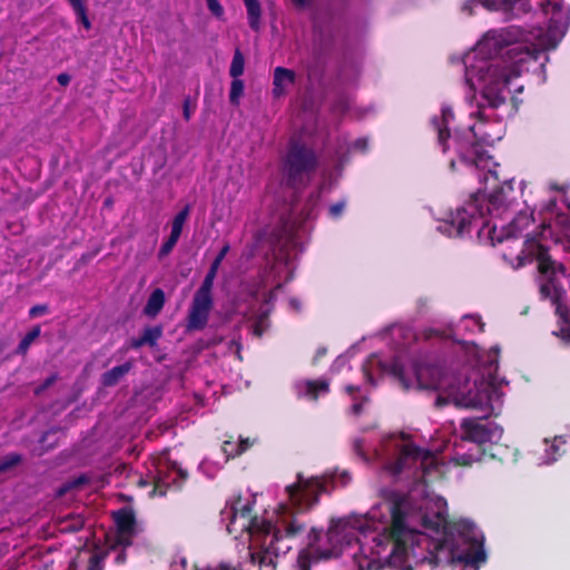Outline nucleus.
Here are the masks:
<instances>
[{
	"label": "nucleus",
	"mask_w": 570,
	"mask_h": 570,
	"mask_svg": "<svg viewBox=\"0 0 570 570\" xmlns=\"http://www.w3.org/2000/svg\"><path fill=\"white\" fill-rule=\"evenodd\" d=\"M134 367L132 361H127L120 365L114 366L101 374L100 383L105 387L117 385Z\"/></svg>",
	"instance_id": "obj_25"
},
{
	"label": "nucleus",
	"mask_w": 570,
	"mask_h": 570,
	"mask_svg": "<svg viewBox=\"0 0 570 570\" xmlns=\"http://www.w3.org/2000/svg\"><path fill=\"white\" fill-rule=\"evenodd\" d=\"M222 450L224 454L226 455V459H235L236 456H239L244 453V448L240 450L238 449L237 442L232 440L224 441L222 445Z\"/></svg>",
	"instance_id": "obj_39"
},
{
	"label": "nucleus",
	"mask_w": 570,
	"mask_h": 570,
	"mask_svg": "<svg viewBox=\"0 0 570 570\" xmlns=\"http://www.w3.org/2000/svg\"><path fill=\"white\" fill-rule=\"evenodd\" d=\"M245 59L242 51L237 48L234 52L229 67V75L233 79L239 78L244 73Z\"/></svg>",
	"instance_id": "obj_33"
},
{
	"label": "nucleus",
	"mask_w": 570,
	"mask_h": 570,
	"mask_svg": "<svg viewBox=\"0 0 570 570\" xmlns=\"http://www.w3.org/2000/svg\"><path fill=\"white\" fill-rule=\"evenodd\" d=\"M285 490L292 507L297 512H305L315 507L320 495L327 491V480L323 476L304 478L303 473H297L296 482Z\"/></svg>",
	"instance_id": "obj_10"
},
{
	"label": "nucleus",
	"mask_w": 570,
	"mask_h": 570,
	"mask_svg": "<svg viewBox=\"0 0 570 570\" xmlns=\"http://www.w3.org/2000/svg\"><path fill=\"white\" fill-rule=\"evenodd\" d=\"M40 326L31 328L19 342L17 353L24 354L30 347L31 343L40 335Z\"/></svg>",
	"instance_id": "obj_34"
},
{
	"label": "nucleus",
	"mask_w": 570,
	"mask_h": 570,
	"mask_svg": "<svg viewBox=\"0 0 570 570\" xmlns=\"http://www.w3.org/2000/svg\"><path fill=\"white\" fill-rule=\"evenodd\" d=\"M107 557V551H95L88 560L87 570H105V560Z\"/></svg>",
	"instance_id": "obj_35"
},
{
	"label": "nucleus",
	"mask_w": 570,
	"mask_h": 570,
	"mask_svg": "<svg viewBox=\"0 0 570 570\" xmlns=\"http://www.w3.org/2000/svg\"><path fill=\"white\" fill-rule=\"evenodd\" d=\"M297 396L307 397L311 401H317L321 395L330 393V383L327 380H306L296 385Z\"/></svg>",
	"instance_id": "obj_21"
},
{
	"label": "nucleus",
	"mask_w": 570,
	"mask_h": 570,
	"mask_svg": "<svg viewBox=\"0 0 570 570\" xmlns=\"http://www.w3.org/2000/svg\"><path fill=\"white\" fill-rule=\"evenodd\" d=\"M233 513V522L240 520L242 528L247 530L252 534H263V523L266 521H259L256 515H253V504L250 502L242 503L240 497H238L230 507Z\"/></svg>",
	"instance_id": "obj_18"
},
{
	"label": "nucleus",
	"mask_w": 570,
	"mask_h": 570,
	"mask_svg": "<svg viewBox=\"0 0 570 570\" xmlns=\"http://www.w3.org/2000/svg\"><path fill=\"white\" fill-rule=\"evenodd\" d=\"M422 525L425 530H429L434 534H440L441 538L433 539L425 533H423V535L430 538L432 541H443L451 551L452 558L448 561H442L441 564L458 561L464 566H471L474 569H479L480 564L485 562L487 554L483 549V538H478L473 529H470L471 535L464 539V541L469 542V549L460 553L454 550L453 543L449 540L450 522L445 511L439 510L436 512L425 513L422 517ZM416 532L422 534V532Z\"/></svg>",
	"instance_id": "obj_4"
},
{
	"label": "nucleus",
	"mask_w": 570,
	"mask_h": 570,
	"mask_svg": "<svg viewBox=\"0 0 570 570\" xmlns=\"http://www.w3.org/2000/svg\"><path fill=\"white\" fill-rule=\"evenodd\" d=\"M561 444H564L561 438H556L551 444V449L554 451L556 454H559V446Z\"/></svg>",
	"instance_id": "obj_56"
},
{
	"label": "nucleus",
	"mask_w": 570,
	"mask_h": 570,
	"mask_svg": "<svg viewBox=\"0 0 570 570\" xmlns=\"http://www.w3.org/2000/svg\"><path fill=\"white\" fill-rule=\"evenodd\" d=\"M552 303L556 306V314L559 317V331L554 332L557 336L570 344V289L556 287Z\"/></svg>",
	"instance_id": "obj_15"
},
{
	"label": "nucleus",
	"mask_w": 570,
	"mask_h": 570,
	"mask_svg": "<svg viewBox=\"0 0 570 570\" xmlns=\"http://www.w3.org/2000/svg\"><path fill=\"white\" fill-rule=\"evenodd\" d=\"M47 312H48V306L46 304H38V305L32 306L29 309V316L31 318H35V317L46 314Z\"/></svg>",
	"instance_id": "obj_45"
},
{
	"label": "nucleus",
	"mask_w": 570,
	"mask_h": 570,
	"mask_svg": "<svg viewBox=\"0 0 570 570\" xmlns=\"http://www.w3.org/2000/svg\"><path fill=\"white\" fill-rule=\"evenodd\" d=\"M83 519L80 517H77L72 520V522L67 527V529L71 532H77L83 528Z\"/></svg>",
	"instance_id": "obj_47"
},
{
	"label": "nucleus",
	"mask_w": 570,
	"mask_h": 570,
	"mask_svg": "<svg viewBox=\"0 0 570 570\" xmlns=\"http://www.w3.org/2000/svg\"><path fill=\"white\" fill-rule=\"evenodd\" d=\"M281 541L282 531L275 530L268 543L265 540L259 550L249 553L252 563L257 564L258 570H276L277 557L287 553L292 549L289 544L281 546Z\"/></svg>",
	"instance_id": "obj_12"
},
{
	"label": "nucleus",
	"mask_w": 570,
	"mask_h": 570,
	"mask_svg": "<svg viewBox=\"0 0 570 570\" xmlns=\"http://www.w3.org/2000/svg\"><path fill=\"white\" fill-rule=\"evenodd\" d=\"M453 144L459 160L479 173L478 179L480 183L487 185L490 179L494 183L499 180L497 171L491 168L492 157L476 139L473 127H469L462 135L456 134L453 137Z\"/></svg>",
	"instance_id": "obj_8"
},
{
	"label": "nucleus",
	"mask_w": 570,
	"mask_h": 570,
	"mask_svg": "<svg viewBox=\"0 0 570 570\" xmlns=\"http://www.w3.org/2000/svg\"><path fill=\"white\" fill-rule=\"evenodd\" d=\"M389 373L404 391H409L414 383L419 390H449L446 377L438 365L413 362L411 374H409L402 362L399 358H393L389 366Z\"/></svg>",
	"instance_id": "obj_7"
},
{
	"label": "nucleus",
	"mask_w": 570,
	"mask_h": 570,
	"mask_svg": "<svg viewBox=\"0 0 570 570\" xmlns=\"http://www.w3.org/2000/svg\"><path fill=\"white\" fill-rule=\"evenodd\" d=\"M163 335V326H147L144 328L142 334L140 335L146 343V345L154 347L157 345L158 340Z\"/></svg>",
	"instance_id": "obj_32"
},
{
	"label": "nucleus",
	"mask_w": 570,
	"mask_h": 570,
	"mask_svg": "<svg viewBox=\"0 0 570 570\" xmlns=\"http://www.w3.org/2000/svg\"><path fill=\"white\" fill-rule=\"evenodd\" d=\"M178 237L169 235L168 238L163 243V245L159 248L158 258L161 259L168 256L176 246V244L178 243Z\"/></svg>",
	"instance_id": "obj_41"
},
{
	"label": "nucleus",
	"mask_w": 570,
	"mask_h": 570,
	"mask_svg": "<svg viewBox=\"0 0 570 570\" xmlns=\"http://www.w3.org/2000/svg\"><path fill=\"white\" fill-rule=\"evenodd\" d=\"M86 481H87L86 476H79L78 479H76V480L73 481V484H75V485H79V484L85 483Z\"/></svg>",
	"instance_id": "obj_64"
},
{
	"label": "nucleus",
	"mask_w": 570,
	"mask_h": 570,
	"mask_svg": "<svg viewBox=\"0 0 570 570\" xmlns=\"http://www.w3.org/2000/svg\"><path fill=\"white\" fill-rule=\"evenodd\" d=\"M194 109H195V107L194 108L190 107L189 98H186L184 100V106H183V115H184L185 120L190 119Z\"/></svg>",
	"instance_id": "obj_48"
},
{
	"label": "nucleus",
	"mask_w": 570,
	"mask_h": 570,
	"mask_svg": "<svg viewBox=\"0 0 570 570\" xmlns=\"http://www.w3.org/2000/svg\"><path fill=\"white\" fill-rule=\"evenodd\" d=\"M547 282L541 284L540 286V294L544 298H551L554 295V288L556 287H562L557 278L553 277H546Z\"/></svg>",
	"instance_id": "obj_40"
},
{
	"label": "nucleus",
	"mask_w": 570,
	"mask_h": 570,
	"mask_svg": "<svg viewBox=\"0 0 570 570\" xmlns=\"http://www.w3.org/2000/svg\"><path fill=\"white\" fill-rule=\"evenodd\" d=\"M525 250L537 261L538 271L542 276L556 278L557 274L566 273L564 265L552 259L549 248L534 238L525 240Z\"/></svg>",
	"instance_id": "obj_13"
},
{
	"label": "nucleus",
	"mask_w": 570,
	"mask_h": 570,
	"mask_svg": "<svg viewBox=\"0 0 570 570\" xmlns=\"http://www.w3.org/2000/svg\"><path fill=\"white\" fill-rule=\"evenodd\" d=\"M269 326L268 315L262 313L258 315L252 324V332L255 336L262 337Z\"/></svg>",
	"instance_id": "obj_36"
},
{
	"label": "nucleus",
	"mask_w": 570,
	"mask_h": 570,
	"mask_svg": "<svg viewBox=\"0 0 570 570\" xmlns=\"http://www.w3.org/2000/svg\"><path fill=\"white\" fill-rule=\"evenodd\" d=\"M296 81L295 71L285 67H276L273 75L272 95L278 99L286 95L287 86H293Z\"/></svg>",
	"instance_id": "obj_22"
},
{
	"label": "nucleus",
	"mask_w": 570,
	"mask_h": 570,
	"mask_svg": "<svg viewBox=\"0 0 570 570\" xmlns=\"http://www.w3.org/2000/svg\"><path fill=\"white\" fill-rule=\"evenodd\" d=\"M112 519L116 524L115 543L122 548L130 547L137 534V520L134 510L124 507L112 512Z\"/></svg>",
	"instance_id": "obj_14"
},
{
	"label": "nucleus",
	"mask_w": 570,
	"mask_h": 570,
	"mask_svg": "<svg viewBox=\"0 0 570 570\" xmlns=\"http://www.w3.org/2000/svg\"><path fill=\"white\" fill-rule=\"evenodd\" d=\"M165 293L161 288H156L149 295L144 307V314L149 317H156L165 305Z\"/></svg>",
	"instance_id": "obj_27"
},
{
	"label": "nucleus",
	"mask_w": 570,
	"mask_h": 570,
	"mask_svg": "<svg viewBox=\"0 0 570 570\" xmlns=\"http://www.w3.org/2000/svg\"><path fill=\"white\" fill-rule=\"evenodd\" d=\"M454 119V112L450 106H443L441 109V117H433L431 125L438 132V144L441 146L442 151L445 153L449 148L448 142L451 138L449 125Z\"/></svg>",
	"instance_id": "obj_20"
},
{
	"label": "nucleus",
	"mask_w": 570,
	"mask_h": 570,
	"mask_svg": "<svg viewBox=\"0 0 570 570\" xmlns=\"http://www.w3.org/2000/svg\"><path fill=\"white\" fill-rule=\"evenodd\" d=\"M55 380H56V376H50V377H48V379L43 382V384L38 389V391H37V392H39V391H43V390H46L47 387H49V386L55 382Z\"/></svg>",
	"instance_id": "obj_58"
},
{
	"label": "nucleus",
	"mask_w": 570,
	"mask_h": 570,
	"mask_svg": "<svg viewBox=\"0 0 570 570\" xmlns=\"http://www.w3.org/2000/svg\"><path fill=\"white\" fill-rule=\"evenodd\" d=\"M344 209H345V202L344 200H340V202H337V203H335V204L330 206L328 213H330L331 217L338 218L343 214Z\"/></svg>",
	"instance_id": "obj_43"
},
{
	"label": "nucleus",
	"mask_w": 570,
	"mask_h": 570,
	"mask_svg": "<svg viewBox=\"0 0 570 570\" xmlns=\"http://www.w3.org/2000/svg\"><path fill=\"white\" fill-rule=\"evenodd\" d=\"M207 570H242V569H239L237 567H232V566L226 564V563H220V564H218L216 567H210Z\"/></svg>",
	"instance_id": "obj_53"
},
{
	"label": "nucleus",
	"mask_w": 570,
	"mask_h": 570,
	"mask_svg": "<svg viewBox=\"0 0 570 570\" xmlns=\"http://www.w3.org/2000/svg\"><path fill=\"white\" fill-rule=\"evenodd\" d=\"M216 276H217V271L209 267L202 285L195 292V294L206 297V298H213L212 292H213L214 281H215Z\"/></svg>",
	"instance_id": "obj_31"
},
{
	"label": "nucleus",
	"mask_w": 570,
	"mask_h": 570,
	"mask_svg": "<svg viewBox=\"0 0 570 570\" xmlns=\"http://www.w3.org/2000/svg\"><path fill=\"white\" fill-rule=\"evenodd\" d=\"M531 223H533V214L520 210L517 216L503 227L504 235L499 236L497 240L502 243L504 239L519 237Z\"/></svg>",
	"instance_id": "obj_23"
},
{
	"label": "nucleus",
	"mask_w": 570,
	"mask_h": 570,
	"mask_svg": "<svg viewBox=\"0 0 570 570\" xmlns=\"http://www.w3.org/2000/svg\"><path fill=\"white\" fill-rule=\"evenodd\" d=\"M462 436L460 443H455V452L451 458L458 466H471L487 456V444L498 436L499 428L482 419H464L461 424Z\"/></svg>",
	"instance_id": "obj_3"
},
{
	"label": "nucleus",
	"mask_w": 570,
	"mask_h": 570,
	"mask_svg": "<svg viewBox=\"0 0 570 570\" xmlns=\"http://www.w3.org/2000/svg\"><path fill=\"white\" fill-rule=\"evenodd\" d=\"M292 2L297 8H305L312 2V0H292Z\"/></svg>",
	"instance_id": "obj_61"
},
{
	"label": "nucleus",
	"mask_w": 570,
	"mask_h": 570,
	"mask_svg": "<svg viewBox=\"0 0 570 570\" xmlns=\"http://www.w3.org/2000/svg\"><path fill=\"white\" fill-rule=\"evenodd\" d=\"M505 11H511L514 16L527 13L531 6L529 0H498Z\"/></svg>",
	"instance_id": "obj_30"
},
{
	"label": "nucleus",
	"mask_w": 570,
	"mask_h": 570,
	"mask_svg": "<svg viewBox=\"0 0 570 570\" xmlns=\"http://www.w3.org/2000/svg\"><path fill=\"white\" fill-rule=\"evenodd\" d=\"M327 353V348L324 347V346H321L316 350V353L314 355V363H316L320 358H322L323 356H325Z\"/></svg>",
	"instance_id": "obj_55"
},
{
	"label": "nucleus",
	"mask_w": 570,
	"mask_h": 570,
	"mask_svg": "<svg viewBox=\"0 0 570 570\" xmlns=\"http://www.w3.org/2000/svg\"><path fill=\"white\" fill-rule=\"evenodd\" d=\"M144 345H146V343L144 342L141 336L131 338L129 343V346L134 350H138Z\"/></svg>",
	"instance_id": "obj_52"
},
{
	"label": "nucleus",
	"mask_w": 570,
	"mask_h": 570,
	"mask_svg": "<svg viewBox=\"0 0 570 570\" xmlns=\"http://www.w3.org/2000/svg\"><path fill=\"white\" fill-rule=\"evenodd\" d=\"M353 146H354L355 149L364 153L367 149V139L366 138H357L354 141Z\"/></svg>",
	"instance_id": "obj_50"
},
{
	"label": "nucleus",
	"mask_w": 570,
	"mask_h": 570,
	"mask_svg": "<svg viewBox=\"0 0 570 570\" xmlns=\"http://www.w3.org/2000/svg\"><path fill=\"white\" fill-rule=\"evenodd\" d=\"M517 200V191L512 179L495 186L488 197L480 190L472 194L465 206L451 214L448 224L450 235L463 236L471 233L478 220L485 215H499L501 209H508Z\"/></svg>",
	"instance_id": "obj_2"
},
{
	"label": "nucleus",
	"mask_w": 570,
	"mask_h": 570,
	"mask_svg": "<svg viewBox=\"0 0 570 570\" xmlns=\"http://www.w3.org/2000/svg\"><path fill=\"white\" fill-rule=\"evenodd\" d=\"M207 7L210 10V12L216 17H222L224 13V9L218 2V0H207Z\"/></svg>",
	"instance_id": "obj_44"
},
{
	"label": "nucleus",
	"mask_w": 570,
	"mask_h": 570,
	"mask_svg": "<svg viewBox=\"0 0 570 570\" xmlns=\"http://www.w3.org/2000/svg\"><path fill=\"white\" fill-rule=\"evenodd\" d=\"M470 318L474 322V324H476L479 326V331L480 332L484 331L485 324L482 322L480 316H475V317L471 316Z\"/></svg>",
	"instance_id": "obj_59"
},
{
	"label": "nucleus",
	"mask_w": 570,
	"mask_h": 570,
	"mask_svg": "<svg viewBox=\"0 0 570 570\" xmlns=\"http://www.w3.org/2000/svg\"><path fill=\"white\" fill-rule=\"evenodd\" d=\"M264 537H273L275 530L282 531L281 546H286V541L293 540L306 532V524L296 514L283 519L278 527L272 522L263 523Z\"/></svg>",
	"instance_id": "obj_19"
},
{
	"label": "nucleus",
	"mask_w": 570,
	"mask_h": 570,
	"mask_svg": "<svg viewBox=\"0 0 570 570\" xmlns=\"http://www.w3.org/2000/svg\"><path fill=\"white\" fill-rule=\"evenodd\" d=\"M318 165L320 159L314 148L301 139L292 138L282 160L285 185L293 189L306 186Z\"/></svg>",
	"instance_id": "obj_5"
},
{
	"label": "nucleus",
	"mask_w": 570,
	"mask_h": 570,
	"mask_svg": "<svg viewBox=\"0 0 570 570\" xmlns=\"http://www.w3.org/2000/svg\"><path fill=\"white\" fill-rule=\"evenodd\" d=\"M190 214V205L187 204L181 208L174 217L171 222L170 235L180 238L185 223L187 222Z\"/></svg>",
	"instance_id": "obj_29"
},
{
	"label": "nucleus",
	"mask_w": 570,
	"mask_h": 570,
	"mask_svg": "<svg viewBox=\"0 0 570 570\" xmlns=\"http://www.w3.org/2000/svg\"><path fill=\"white\" fill-rule=\"evenodd\" d=\"M487 455L491 459H495L501 463L515 464L518 462L519 451L518 449L510 448L501 443H491L487 449Z\"/></svg>",
	"instance_id": "obj_24"
},
{
	"label": "nucleus",
	"mask_w": 570,
	"mask_h": 570,
	"mask_svg": "<svg viewBox=\"0 0 570 570\" xmlns=\"http://www.w3.org/2000/svg\"><path fill=\"white\" fill-rule=\"evenodd\" d=\"M229 249H230L229 244L225 243L224 246L218 252V254L216 255V257L214 258V261L212 262L209 267L218 272L219 266H220L222 262L224 261V258L226 257V255L228 254Z\"/></svg>",
	"instance_id": "obj_42"
},
{
	"label": "nucleus",
	"mask_w": 570,
	"mask_h": 570,
	"mask_svg": "<svg viewBox=\"0 0 570 570\" xmlns=\"http://www.w3.org/2000/svg\"><path fill=\"white\" fill-rule=\"evenodd\" d=\"M519 32L514 27L489 31L480 45V51H485L490 57L481 65L470 63V58L464 60L468 77L476 73L484 81L482 98L492 109L503 106L511 95L509 85L511 80L521 76L523 66L531 60H537L547 49H554L557 42L541 43V48L532 47L518 41Z\"/></svg>",
	"instance_id": "obj_1"
},
{
	"label": "nucleus",
	"mask_w": 570,
	"mask_h": 570,
	"mask_svg": "<svg viewBox=\"0 0 570 570\" xmlns=\"http://www.w3.org/2000/svg\"><path fill=\"white\" fill-rule=\"evenodd\" d=\"M213 307L214 298H206L194 294L186 318L187 331H203L207 326L209 314Z\"/></svg>",
	"instance_id": "obj_17"
},
{
	"label": "nucleus",
	"mask_w": 570,
	"mask_h": 570,
	"mask_svg": "<svg viewBox=\"0 0 570 570\" xmlns=\"http://www.w3.org/2000/svg\"><path fill=\"white\" fill-rule=\"evenodd\" d=\"M189 478L187 469L174 460H166L157 468L153 493L165 495L170 488L180 490Z\"/></svg>",
	"instance_id": "obj_11"
},
{
	"label": "nucleus",
	"mask_w": 570,
	"mask_h": 570,
	"mask_svg": "<svg viewBox=\"0 0 570 570\" xmlns=\"http://www.w3.org/2000/svg\"><path fill=\"white\" fill-rule=\"evenodd\" d=\"M351 413L355 416H358L362 414L363 412V401H356L352 406H351Z\"/></svg>",
	"instance_id": "obj_51"
},
{
	"label": "nucleus",
	"mask_w": 570,
	"mask_h": 570,
	"mask_svg": "<svg viewBox=\"0 0 570 570\" xmlns=\"http://www.w3.org/2000/svg\"><path fill=\"white\" fill-rule=\"evenodd\" d=\"M417 304L420 307H426L429 305V298L428 297H421L417 299Z\"/></svg>",
	"instance_id": "obj_63"
},
{
	"label": "nucleus",
	"mask_w": 570,
	"mask_h": 570,
	"mask_svg": "<svg viewBox=\"0 0 570 570\" xmlns=\"http://www.w3.org/2000/svg\"><path fill=\"white\" fill-rule=\"evenodd\" d=\"M538 4L542 8V10L546 12V13H549L550 10L552 13H554L556 11H560L561 7L559 3L557 2H551V1H540L538 2Z\"/></svg>",
	"instance_id": "obj_46"
},
{
	"label": "nucleus",
	"mask_w": 570,
	"mask_h": 570,
	"mask_svg": "<svg viewBox=\"0 0 570 570\" xmlns=\"http://www.w3.org/2000/svg\"><path fill=\"white\" fill-rule=\"evenodd\" d=\"M237 445H238V449L240 450L242 448H244V452H246L249 446L252 445V443L249 442L248 439H240L238 442H237Z\"/></svg>",
	"instance_id": "obj_57"
},
{
	"label": "nucleus",
	"mask_w": 570,
	"mask_h": 570,
	"mask_svg": "<svg viewBox=\"0 0 570 570\" xmlns=\"http://www.w3.org/2000/svg\"><path fill=\"white\" fill-rule=\"evenodd\" d=\"M345 391L347 394L353 396L355 393L360 392V386L350 384L345 386Z\"/></svg>",
	"instance_id": "obj_60"
},
{
	"label": "nucleus",
	"mask_w": 570,
	"mask_h": 570,
	"mask_svg": "<svg viewBox=\"0 0 570 570\" xmlns=\"http://www.w3.org/2000/svg\"><path fill=\"white\" fill-rule=\"evenodd\" d=\"M71 7L76 17V22L83 27L85 30L89 31L92 28V23L88 16V1L89 0H66Z\"/></svg>",
	"instance_id": "obj_26"
},
{
	"label": "nucleus",
	"mask_w": 570,
	"mask_h": 570,
	"mask_svg": "<svg viewBox=\"0 0 570 570\" xmlns=\"http://www.w3.org/2000/svg\"><path fill=\"white\" fill-rule=\"evenodd\" d=\"M353 448H354V451L361 455V456H364V453H363V441L357 439L354 441L353 443Z\"/></svg>",
	"instance_id": "obj_54"
},
{
	"label": "nucleus",
	"mask_w": 570,
	"mask_h": 570,
	"mask_svg": "<svg viewBox=\"0 0 570 570\" xmlns=\"http://www.w3.org/2000/svg\"><path fill=\"white\" fill-rule=\"evenodd\" d=\"M246 7L248 24L257 31L261 26L262 8L258 0H243Z\"/></svg>",
	"instance_id": "obj_28"
},
{
	"label": "nucleus",
	"mask_w": 570,
	"mask_h": 570,
	"mask_svg": "<svg viewBox=\"0 0 570 570\" xmlns=\"http://www.w3.org/2000/svg\"><path fill=\"white\" fill-rule=\"evenodd\" d=\"M552 303L556 306V314L559 317V331L554 332L557 336L570 344V289L556 287Z\"/></svg>",
	"instance_id": "obj_16"
},
{
	"label": "nucleus",
	"mask_w": 570,
	"mask_h": 570,
	"mask_svg": "<svg viewBox=\"0 0 570 570\" xmlns=\"http://www.w3.org/2000/svg\"><path fill=\"white\" fill-rule=\"evenodd\" d=\"M289 305L296 311V312H299L301 311V302L293 297L289 299Z\"/></svg>",
	"instance_id": "obj_62"
},
{
	"label": "nucleus",
	"mask_w": 570,
	"mask_h": 570,
	"mask_svg": "<svg viewBox=\"0 0 570 570\" xmlns=\"http://www.w3.org/2000/svg\"><path fill=\"white\" fill-rule=\"evenodd\" d=\"M385 468L393 475H399L405 470H414L413 476L425 480L432 471L438 469V463L430 450L406 443L401 448L399 456L386 463Z\"/></svg>",
	"instance_id": "obj_9"
},
{
	"label": "nucleus",
	"mask_w": 570,
	"mask_h": 570,
	"mask_svg": "<svg viewBox=\"0 0 570 570\" xmlns=\"http://www.w3.org/2000/svg\"><path fill=\"white\" fill-rule=\"evenodd\" d=\"M244 94V82L239 78L233 79L229 91V101L234 106L239 105V98Z\"/></svg>",
	"instance_id": "obj_37"
},
{
	"label": "nucleus",
	"mask_w": 570,
	"mask_h": 570,
	"mask_svg": "<svg viewBox=\"0 0 570 570\" xmlns=\"http://www.w3.org/2000/svg\"><path fill=\"white\" fill-rule=\"evenodd\" d=\"M57 81L60 86L67 87L71 81V77L67 72H62L57 76Z\"/></svg>",
	"instance_id": "obj_49"
},
{
	"label": "nucleus",
	"mask_w": 570,
	"mask_h": 570,
	"mask_svg": "<svg viewBox=\"0 0 570 570\" xmlns=\"http://www.w3.org/2000/svg\"><path fill=\"white\" fill-rule=\"evenodd\" d=\"M493 397H498L495 387L485 380L470 381L456 379V383H449L448 397L439 395L435 406L442 407L450 400L458 406L471 409L493 407Z\"/></svg>",
	"instance_id": "obj_6"
},
{
	"label": "nucleus",
	"mask_w": 570,
	"mask_h": 570,
	"mask_svg": "<svg viewBox=\"0 0 570 570\" xmlns=\"http://www.w3.org/2000/svg\"><path fill=\"white\" fill-rule=\"evenodd\" d=\"M22 461L18 453H9L0 460V473L7 472Z\"/></svg>",
	"instance_id": "obj_38"
}]
</instances>
